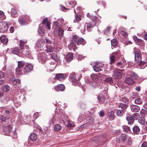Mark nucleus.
<instances>
[{
  "label": "nucleus",
  "mask_w": 147,
  "mask_h": 147,
  "mask_svg": "<svg viewBox=\"0 0 147 147\" xmlns=\"http://www.w3.org/2000/svg\"><path fill=\"white\" fill-rule=\"evenodd\" d=\"M123 69L121 70L117 69L114 71L113 77L115 79H118L121 78L122 76V73L123 72Z\"/></svg>",
  "instance_id": "nucleus-4"
},
{
  "label": "nucleus",
  "mask_w": 147,
  "mask_h": 147,
  "mask_svg": "<svg viewBox=\"0 0 147 147\" xmlns=\"http://www.w3.org/2000/svg\"><path fill=\"white\" fill-rule=\"evenodd\" d=\"M0 18L2 20H4L5 19V16L4 13L1 10H0Z\"/></svg>",
  "instance_id": "nucleus-40"
},
{
  "label": "nucleus",
  "mask_w": 147,
  "mask_h": 147,
  "mask_svg": "<svg viewBox=\"0 0 147 147\" xmlns=\"http://www.w3.org/2000/svg\"><path fill=\"white\" fill-rule=\"evenodd\" d=\"M7 119V117L4 116H2L1 118V122L2 124L3 123V122L5 121H6V120Z\"/></svg>",
  "instance_id": "nucleus-55"
},
{
  "label": "nucleus",
  "mask_w": 147,
  "mask_h": 147,
  "mask_svg": "<svg viewBox=\"0 0 147 147\" xmlns=\"http://www.w3.org/2000/svg\"><path fill=\"white\" fill-rule=\"evenodd\" d=\"M3 133L4 135H9L11 131L12 127L9 125H3Z\"/></svg>",
  "instance_id": "nucleus-6"
},
{
  "label": "nucleus",
  "mask_w": 147,
  "mask_h": 147,
  "mask_svg": "<svg viewBox=\"0 0 147 147\" xmlns=\"http://www.w3.org/2000/svg\"><path fill=\"white\" fill-rule=\"evenodd\" d=\"M25 64V62L23 61H18V67L20 68H22V67Z\"/></svg>",
  "instance_id": "nucleus-38"
},
{
  "label": "nucleus",
  "mask_w": 147,
  "mask_h": 147,
  "mask_svg": "<svg viewBox=\"0 0 147 147\" xmlns=\"http://www.w3.org/2000/svg\"><path fill=\"white\" fill-rule=\"evenodd\" d=\"M13 138H16L17 137V135L15 131H13L11 135Z\"/></svg>",
  "instance_id": "nucleus-61"
},
{
  "label": "nucleus",
  "mask_w": 147,
  "mask_h": 147,
  "mask_svg": "<svg viewBox=\"0 0 147 147\" xmlns=\"http://www.w3.org/2000/svg\"><path fill=\"white\" fill-rule=\"evenodd\" d=\"M57 87L58 89L60 91H63L65 89L64 85L62 84H60L58 85Z\"/></svg>",
  "instance_id": "nucleus-39"
},
{
  "label": "nucleus",
  "mask_w": 147,
  "mask_h": 147,
  "mask_svg": "<svg viewBox=\"0 0 147 147\" xmlns=\"http://www.w3.org/2000/svg\"><path fill=\"white\" fill-rule=\"evenodd\" d=\"M123 128L125 132H127L130 131V128L128 126L123 125Z\"/></svg>",
  "instance_id": "nucleus-52"
},
{
  "label": "nucleus",
  "mask_w": 147,
  "mask_h": 147,
  "mask_svg": "<svg viewBox=\"0 0 147 147\" xmlns=\"http://www.w3.org/2000/svg\"><path fill=\"white\" fill-rule=\"evenodd\" d=\"M9 86L7 85H5L3 86L2 88V89L4 92H7L9 91L10 89Z\"/></svg>",
  "instance_id": "nucleus-31"
},
{
  "label": "nucleus",
  "mask_w": 147,
  "mask_h": 147,
  "mask_svg": "<svg viewBox=\"0 0 147 147\" xmlns=\"http://www.w3.org/2000/svg\"><path fill=\"white\" fill-rule=\"evenodd\" d=\"M111 45L112 47H113L114 48L116 47L117 45L118 42L117 40L115 39H113L111 40Z\"/></svg>",
  "instance_id": "nucleus-33"
},
{
  "label": "nucleus",
  "mask_w": 147,
  "mask_h": 147,
  "mask_svg": "<svg viewBox=\"0 0 147 147\" xmlns=\"http://www.w3.org/2000/svg\"><path fill=\"white\" fill-rule=\"evenodd\" d=\"M11 15L13 17H15V15H16L17 13L16 10L14 8H13L11 9Z\"/></svg>",
  "instance_id": "nucleus-42"
},
{
  "label": "nucleus",
  "mask_w": 147,
  "mask_h": 147,
  "mask_svg": "<svg viewBox=\"0 0 147 147\" xmlns=\"http://www.w3.org/2000/svg\"><path fill=\"white\" fill-rule=\"evenodd\" d=\"M65 78V76L63 74H57L55 76V78L57 80L59 81L62 80Z\"/></svg>",
  "instance_id": "nucleus-18"
},
{
  "label": "nucleus",
  "mask_w": 147,
  "mask_h": 147,
  "mask_svg": "<svg viewBox=\"0 0 147 147\" xmlns=\"http://www.w3.org/2000/svg\"><path fill=\"white\" fill-rule=\"evenodd\" d=\"M54 26L56 27L61 26V27H64L66 25L65 23H64V20L63 18H60L58 19L57 21L53 22Z\"/></svg>",
  "instance_id": "nucleus-5"
},
{
  "label": "nucleus",
  "mask_w": 147,
  "mask_h": 147,
  "mask_svg": "<svg viewBox=\"0 0 147 147\" xmlns=\"http://www.w3.org/2000/svg\"><path fill=\"white\" fill-rule=\"evenodd\" d=\"M44 40L41 39H39L37 41L36 43V45L38 47H41L42 45V44H43Z\"/></svg>",
  "instance_id": "nucleus-28"
},
{
  "label": "nucleus",
  "mask_w": 147,
  "mask_h": 147,
  "mask_svg": "<svg viewBox=\"0 0 147 147\" xmlns=\"http://www.w3.org/2000/svg\"><path fill=\"white\" fill-rule=\"evenodd\" d=\"M81 16L79 15H76L75 16V20L77 21H79L81 20Z\"/></svg>",
  "instance_id": "nucleus-64"
},
{
  "label": "nucleus",
  "mask_w": 147,
  "mask_h": 147,
  "mask_svg": "<svg viewBox=\"0 0 147 147\" xmlns=\"http://www.w3.org/2000/svg\"><path fill=\"white\" fill-rule=\"evenodd\" d=\"M131 111L133 112H137L140 110V108L138 106L135 105H132L130 106Z\"/></svg>",
  "instance_id": "nucleus-14"
},
{
  "label": "nucleus",
  "mask_w": 147,
  "mask_h": 147,
  "mask_svg": "<svg viewBox=\"0 0 147 147\" xmlns=\"http://www.w3.org/2000/svg\"><path fill=\"white\" fill-rule=\"evenodd\" d=\"M1 42L3 44H6L8 42L7 38L5 35H3L0 37Z\"/></svg>",
  "instance_id": "nucleus-20"
},
{
  "label": "nucleus",
  "mask_w": 147,
  "mask_h": 147,
  "mask_svg": "<svg viewBox=\"0 0 147 147\" xmlns=\"http://www.w3.org/2000/svg\"><path fill=\"white\" fill-rule=\"evenodd\" d=\"M91 84L93 87L95 88H96L98 86L97 83L95 81L92 82L91 83Z\"/></svg>",
  "instance_id": "nucleus-59"
},
{
  "label": "nucleus",
  "mask_w": 147,
  "mask_h": 147,
  "mask_svg": "<svg viewBox=\"0 0 147 147\" xmlns=\"http://www.w3.org/2000/svg\"><path fill=\"white\" fill-rule=\"evenodd\" d=\"M104 81L106 82L109 83L112 85L113 84V82L111 77H108L105 78Z\"/></svg>",
  "instance_id": "nucleus-26"
},
{
  "label": "nucleus",
  "mask_w": 147,
  "mask_h": 147,
  "mask_svg": "<svg viewBox=\"0 0 147 147\" xmlns=\"http://www.w3.org/2000/svg\"><path fill=\"white\" fill-rule=\"evenodd\" d=\"M32 68V65L31 64H28L25 66L24 71V72H28L31 71Z\"/></svg>",
  "instance_id": "nucleus-16"
},
{
  "label": "nucleus",
  "mask_w": 147,
  "mask_h": 147,
  "mask_svg": "<svg viewBox=\"0 0 147 147\" xmlns=\"http://www.w3.org/2000/svg\"><path fill=\"white\" fill-rule=\"evenodd\" d=\"M42 24H46V26L47 27L48 29L49 30H50V22H49L47 20V18H45L44 19L42 22Z\"/></svg>",
  "instance_id": "nucleus-22"
},
{
  "label": "nucleus",
  "mask_w": 147,
  "mask_h": 147,
  "mask_svg": "<svg viewBox=\"0 0 147 147\" xmlns=\"http://www.w3.org/2000/svg\"><path fill=\"white\" fill-rule=\"evenodd\" d=\"M94 70L96 72L100 71L102 67L100 64H96L93 67Z\"/></svg>",
  "instance_id": "nucleus-15"
},
{
  "label": "nucleus",
  "mask_w": 147,
  "mask_h": 147,
  "mask_svg": "<svg viewBox=\"0 0 147 147\" xmlns=\"http://www.w3.org/2000/svg\"><path fill=\"white\" fill-rule=\"evenodd\" d=\"M94 25L95 24L93 23H92V24L90 23H88L87 26V30L89 31V29L90 28L93 27Z\"/></svg>",
  "instance_id": "nucleus-51"
},
{
  "label": "nucleus",
  "mask_w": 147,
  "mask_h": 147,
  "mask_svg": "<svg viewBox=\"0 0 147 147\" xmlns=\"http://www.w3.org/2000/svg\"><path fill=\"white\" fill-rule=\"evenodd\" d=\"M135 119H137L140 117V115L138 113H135L133 114L132 116Z\"/></svg>",
  "instance_id": "nucleus-57"
},
{
  "label": "nucleus",
  "mask_w": 147,
  "mask_h": 147,
  "mask_svg": "<svg viewBox=\"0 0 147 147\" xmlns=\"http://www.w3.org/2000/svg\"><path fill=\"white\" fill-rule=\"evenodd\" d=\"M97 98L100 103H103L105 100V97L102 94L99 95L97 97Z\"/></svg>",
  "instance_id": "nucleus-23"
},
{
  "label": "nucleus",
  "mask_w": 147,
  "mask_h": 147,
  "mask_svg": "<svg viewBox=\"0 0 147 147\" xmlns=\"http://www.w3.org/2000/svg\"><path fill=\"white\" fill-rule=\"evenodd\" d=\"M61 126L59 124H56L54 127V129L56 131H59L61 129Z\"/></svg>",
  "instance_id": "nucleus-36"
},
{
  "label": "nucleus",
  "mask_w": 147,
  "mask_h": 147,
  "mask_svg": "<svg viewBox=\"0 0 147 147\" xmlns=\"http://www.w3.org/2000/svg\"><path fill=\"white\" fill-rule=\"evenodd\" d=\"M124 112L122 110H118L116 112L117 115L119 117L122 116Z\"/></svg>",
  "instance_id": "nucleus-37"
},
{
  "label": "nucleus",
  "mask_w": 147,
  "mask_h": 147,
  "mask_svg": "<svg viewBox=\"0 0 147 147\" xmlns=\"http://www.w3.org/2000/svg\"><path fill=\"white\" fill-rule=\"evenodd\" d=\"M91 78L93 80H96L98 79V76L96 74H92L90 75Z\"/></svg>",
  "instance_id": "nucleus-43"
},
{
  "label": "nucleus",
  "mask_w": 147,
  "mask_h": 147,
  "mask_svg": "<svg viewBox=\"0 0 147 147\" xmlns=\"http://www.w3.org/2000/svg\"><path fill=\"white\" fill-rule=\"evenodd\" d=\"M128 105L127 104L121 103L119 105V107L121 108L122 110H124L127 107Z\"/></svg>",
  "instance_id": "nucleus-29"
},
{
  "label": "nucleus",
  "mask_w": 147,
  "mask_h": 147,
  "mask_svg": "<svg viewBox=\"0 0 147 147\" xmlns=\"http://www.w3.org/2000/svg\"><path fill=\"white\" fill-rule=\"evenodd\" d=\"M19 51L18 48H15L12 51V53L18 55L19 52Z\"/></svg>",
  "instance_id": "nucleus-49"
},
{
  "label": "nucleus",
  "mask_w": 147,
  "mask_h": 147,
  "mask_svg": "<svg viewBox=\"0 0 147 147\" xmlns=\"http://www.w3.org/2000/svg\"><path fill=\"white\" fill-rule=\"evenodd\" d=\"M135 103L137 105H141L143 102L142 99L140 98H138L135 100Z\"/></svg>",
  "instance_id": "nucleus-27"
},
{
  "label": "nucleus",
  "mask_w": 147,
  "mask_h": 147,
  "mask_svg": "<svg viewBox=\"0 0 147 147\" xmlns=\"http://www.w3.org/2000/svg\"><path fill=\"white\" fill-rule=\"evenodd\" d=\"M145 121V118L144 117H140L138 119L139 122L142 125H143Z\"/></svg>",
  "instance_id": "nucleus-46"
},
{
  "label": "nucleus",
  "mask_w": 147,
  "mask_h": 147,
  "mask_svg": "<svg viewBox=\"0 0 147 147\" xmlns=\"http://www.w3.org/2000/svg\"><path fill=\"white\" fill-rule=\"evenodd\" d=\"M8 28L7 23L5 22H0V32H4L6 31Z\"/></svg>",
  "instance_id": "nucleus-7"
},
{
  "label": "nucleus",
  "mask_w": 147,
  "mask_h": 147,
  "mask_svg": "<svg viewBox=\"0 0 147 147\" xmlns=\"http://www.w3.org/2000/svg\"><path fill=\"white\" fill-rule=\"evenodd\" d=\"M76 58L79 60H81L82 59H84V57L82 55H76Z\"/></svg>",
  "instance_id": "nucleus-58"
},
{
  "label": "nucleus",
  "mask_w": 147,
  "mask_h": 147,
  "mask_svg": "<svg viewBox=\"0 0 147 147\" xmlns=\"http://www.w3.org/2000/svg\"><path fill=\"white\" fill-rule=\"evenodd\" d=\"M29 138L33 142H34L37 139V136L36 134L32 133L30 134L29 136Z\"/></svg>",
  "instance_id": "nucleus-19"
},
{
  "label": "nucleus",
  "mask_w": 147,
  "mask_h": 147,
  "mask_svg": "<svg viewBox=\"0 0 147 147\" xmlns=\"http://www.w3.org/2000/svg\"><path fill=\"white\" fill-rule=\"evenodd\" d=\"M134 52L135 53V60L136 59L137 61H140L141 60V54L140 52L137 50V49L135 47L134 48Z\"/></svg>",
  "instance_id": "nucleus-8"
},
{
  "label": "nucleus",
  "mask_w": 147,
  "mask_h": 147,
  "mask_svg": "<svg viewBox=\"0 0 147 147\" xmlns=\"http://www.w3.org/2000/svg\"><path fill=\"white\" fill-rule=\"evenodd\" d=\"M45 30L41 27H39L38 29V32L40 35L42 36L44 34Z\"/></svg>",
  "instance_id": "nucleus-35"
},
{
  "label": "nucleus",
  "mask_w": 147,
  "mask_h": 147,
  "mask_svg": "<svg viewBox=\"0 0 147 147\" xmlns=\"http://www.w3.org/2000/svg\"><path fill=\"white\" fill-rule=\"evenodd\" d=\"M18 21L21 25L27 24L30 22L29 16L26 15L21 16L18 19Z\"/></svg>",
  "instance_id": "nucleus-1"
},
{
  "label": "nucleus",
  "mask_w": 147,
  "mask_h": 147,
  "mask_svg": "<svg viewBox=\"0 0 147 147\" xmlns=\"http://www.w3.org/2000/svg\"><path fill=\"white\" fill-rule=\"evenodd\" d=\"M22 68H20L19 67H17L16 69V73L18 76H20L22 74Z\"/></svg>",
  "instance_id": "nucleus-21"
},
{
  "label": "nucleus",
  "mask_w": 147,
  "mask_h": 147,
  "mask_svg": "<svg viewBox=\"0 0 147 147\" xmlns=\"http://www.w3.org/2000/svg\"><path fill=\"white\" fill-rule=\"evenodd\" d=\"M121 34L125 38H126L127 36V34L124 31H121Z\"/></svg>",
  "instance_id": "nucleus-63"
},
{
  "label": "nucleus",
  "mask_w": 147,
  "mask_h": 147,
  "mask_svg": "<svg viewBox=\"0 0 147 147\" xmlns=\"http://www.w3.org/2000/svg\"><path fill=\"white\" fill-rule=\"evenodd\" d=\"M126 119L128 121V124H131L133 123L134 121V119L132 115L128 114L127 117H126Z\"/></svg>",
  "instance_id": "nucleus-12"
},
{
  "label": "nucleus",
  "mask_w": 147,
  "mask_h": 147,
  "mask_svg": "<svg viewBox=\"0 0 147 147\" xmlns=\"http://www.w3.org/2000/svg\"><path fill=\"white\" fill-rule=\"evenodd\" d=\"M120 138V139L123 142L125 141H127L129 144L131 142L130 137L127 136V135L125 134H121Z\"/></svg>",
  "instance_id": "nucleus-9"
},
{
  "label": "nucleus",
  "mask_w": 147,
  "mask_h": 147,
  "mask_svg": "<svg viewBox=\"0 0 147 147\" xmlns=\"http://www.w3.org/2000/svg\"><path fill=\"white\" fill-rule=\"evenodd\" d=\"M73 55L71 53L67 54L66 57V61L69 62L73 59Z\"/></svg>",
  "instance_id": "nucleus-24"
},
{
  "label": "nucleus",
  "mask_w": 147,
  "mask_h": 147,
  "mask_svg": "<svg viewBox=\"0 0 147 147\" xmlns=\"http://www.w3.org/2000/svg\"><path fill=\"white\" fill-rule=\"evenodd\" d=\"M121 101L126 104H128V100L125 97H123L122 98Z\"/></svg>",
  "instance_id": "nucleus-60"
},
{
  "label": "nucleus",
  "mask_w": 147,
  "mask_h": 147,
  "mask_svg": "<svg viewBox=\"0 0 147 147\" xmlns=\"http://www.w3.org/2000/svg\"><path fill=\"white\" fill-rule=\"evenodd\" d=\"M125 82L126 84L129 85H132L134 83V80L130 77L126 78Z\"/></svg>",
  "instance_id": "nucleus-17"
},
{
  "label": "nucleus",
  "mask_w": 147,
  "mask_h": 147,
  "mask_svg": "<svg viewBox=\"0 0 147 147\" xmlns=\"http://www.w3.org/2000/svg\"><path fill=\"white\" fill-rule=\"evenodd\" d=\"M139 65L140 66V68L143 69L147 66V62L141 61L139 63Z\"/></svg>",
  "instance_id": "nucleus-25"
},
{
  "label": "nucleus",
  "mask_w": 147,
  "mask_h": 147,
  "mask_svg": "<svg viewBox=\"0 0 147 147\" xmlns=\"http://www.w3.org/2000/svg\"><path fill=\"white\" fill-rule=\"evenodd\" d=\"M20 81L19 79H16L14 80L13 82L12 83L13 84L15 85H17L20 84Z\"/></svg>",
  "instance_id": "nucleus-41"
},
{
  "label": "nucleus",
  "mask_w": 147,
  "mask_h": 147,
  "mask_svg": "<svg viewBox=\"0 0 147 147\" xmlns=\"http://www.w3.org/2000/svg\"><path fill=\"white\" fill-rule=\"evenodd\" d=\"M130 77L134 80L137 79L138 78V77L134 72H132L131 73Z\"/></svg>",
  "instance_id": "nucleus-34"
},
{
  "label": "nucleus",
  "mask_w": 147,
  "mask_h": 147,
  "mask_svg": "<svg viewBox=\"0 0 147 147\" xmlns=\"http://www.w3.org/2000/svg\"><path fill=\"white\" fill-rule=\"evenodd\" d=\"M140 114L142 116H144L147 114V111L145 109H142L140 111Z\"/></svg>",
  "instance_id": "nucleus-48"
},
{
  "label": "nucleus",
  "mask_w": 147,
  "mask_h": 147,
  "mask_svg": "<svg viewBox=\"0 0 147 147\" xmlns=\"http://www.w3.org/2000/svg\"><path fill=\"white\" fill-rule=\"evenodd\" d=\"M108 115L109 117L111 118V119H113L115 117V115L113 111L109 112L108 113Z\"/></svg>",
  "instance_id": "nucleus-50"
},
{
  "label": "nucleus",
  "mask_w": 147,
  "mask_h": 147,
  "mask_svg": "<svg viewBox=\"0 0 147 147\" xmlns=\"http://www.w3.org/2000/svg\"><path fill=\"white\" fill-rule=\"evenodd\" d=\"M113 55H114L116 58H118L120 56V53L119 50H117L115 52L113 53Z\"/></svg>",
  "instance_id": "nucleus-45"
},
{
  "label": "nucleus",
  "mask_w": 147,
  "mask_h": 147,
  "mask_svg": "<svg viewBox=\"0 0 147 147\" xmlns=\"http://www.w3.org/2000/svg\"><path fill=\"white\" fill-rule=\"evenodd\" d=\"M69 4L71 5V7H74L76 4V2L75 1H73L70 2Z\"/></svg>",
  "instance_id": "nucleus-62"
},
{
  "label": "nucleus",
  "mask_w": 147,
  "mask_h": 147,
  "mask_svg": "<svg viewBox=\"0 0 147 147\" xmlns=\"http://www.w3.org/2000/svg\"><path fill=\"white\" fill-rule=\"evenodd\" d=\"M51 57L52 59L56 61H58L59 60V59L55 53H52L51 54Z\"/></svg>",
  "instance_id": "nucleus-30"
},
{
  "label": "nucleus",
  "mask_w": 147,
  "mask_h": 147,
  "mask_svg": "<svg viewBox=\"0 0 147 147\" xmlns=\"http://www.w3.org/2000/svg\"><path fill=\"white\" fill-rule=\"evenodd\" d=\"M45 40H46V42L48 45H51L53 44V45L54 41L53 40H51L45 38Z\"/></svg>",
  "instance_id": "nucleus-44"
},
{
  "label": "nucleus",
  "mask_w": 147,
  "mask_h": 147,
  "mask_svg": "<svg viewBox=\"0 0 147 147\" xmlns=\"http://www.w3.org/2000/svg\"><path fill=\"white\" fill-rule=\"evenodd\" d=\"M58 29V36L60 38L63 36L64 30L63 28L64 27H61V26L57 27Z\"/></svg>",
  "instance_id": "nucleus-13"
},
{
  "label": "nucleus",
  "mask_w": 147,
  "mask_h": 147,
  "mask_svg": "<svg viewBox=\"0 0 147 147\" xmlns=\"http://www.w3.org/2000/svg\"><path fill=\"white\" fill-rule=\"evenodd\" d=\"M38 57L39 59L41 60V63H44L47 59V55L44 53L39 54Z\"/></svg>",
  "instance_id": "nucleus-10"
},
{
  "label": "nucleus",
  "mask_w": 147,
  "mask_h": 147,
  "mask_svg": "<svg viewBox=\"0 0 147 147\" xmlns=\"http://www.w3.org/2000/svg\"><path fill=\"white\" fill-rule=\"evenodd\" d=\"M116 57H115V56L114 55H112L111 56H110V63L111 64V63H113L115 60V59Z\"/></svg>",
  "instance_id": "nucleus-53"
},
{
  "label": "nucleus",
  "mask_w": 147,
  "mask_h": 147,
  "mask_svg": "<svg viewBox=\"0 0 147 147\" xmlns=\"http://www.w3.org/2000/svg\"><path fill=\"white\" fill-rule=\"evenodd\" d=\"M138 96V94L137 92H134L132 93L131 96L133 99H135Z\"/></svg>",
  "instance_id": "nucleus-56"
},
{
  "label": "nucleus",
  "mask_w": 147,
  "mask_h": 147,
  "mask_svg": "<svg viewBox=\"0 0 147 147\" xmlns=\"http://www.w3.org/2000/svg\"><path fill=\"white\" fill-rule=\"evenodd\" d=\"M53 47L52 46L47 45L46 46L43 48V50L46 51L47 53H50L53 51Z\"/></svg>",
  "instance_id": "nucleus-11"
},
{
  "label": "nucleus",
  "mask_w": 147,
  "mask_h": 147,
  "mask_svg": "<svg viewBox=\"0 0 147 147\" xmlns=\"http://www.w3.org/2000/svg\"><path fill=\"white\" fill-rule=\"evenodd\" d=\"M48 130V127H44L43 129H40V132H41L43 133H46L47 132Z\"/></svg>",
  "instance_id": "nucleus-54"
},
{
  "label": "nucleus",
  "mask_w": 147,
  "mask_h": 147,
  "mask_svg": "<svg viewBox=\"0 0 147 147\" xmlns=\"http://www.w3.org/2000/svg\"><path fill=\"white\" fill-rule=\"evenodd\" d=\"M25 44V42L22 40H20L19 44L20 48L21 50H24L23 46Z\"/></svg>",
  "instance_id": "nucleus-47"
},
{
  "label": "nucleus",
  "mask_w": 147,
  "mask_h": 147,
  "mask_svg": "<svg viewBox=\"0 0 147 147\" xmlns=\"http://www.w3.org/2000/svg\"><path fill=\"white\" fill-rule=\"evenodd\" d=\"M133 130L134 134H137L139 133L140 129L138 126H135L133 128Z\"/></svg>",
  "instance_id": "nucleus-32"
},
{
  "label": "nucleus",
  "mask_w": 147,
  "mask_h": 147,
  "mask_svg": "<svg viewBox=\"0 0 147 147\" xmlns=\"http://www.w3.org/2000/svg\"><path fill=\"white\" fill-rule=\"evenodd\" d=\"M73 40L75 42H76L77 45L80 44L84 45L86 43L85 41L83 38L79 37L76 35H74L73 36Z\"/></svg>",
  "instance_id": "nucleus-3"
},
{
  "label": "nucleus",
  "mask_w": 147,
  "mask_h": 147,
  "mask_svg": "<svg viewBox=\"0 0 147 147\" xmlns=\"http://www.w3.org/2000/svg\"><path fill=\"white\" fill-rule=\"evenodd\" d=\"M69 80L72 82L74 86L77 85L78 82V79L76 78V74L74 72H72L70 74L69 77Z\"/></svg>",
  "instance_id": "nucleus-2"
}]
</instances>
